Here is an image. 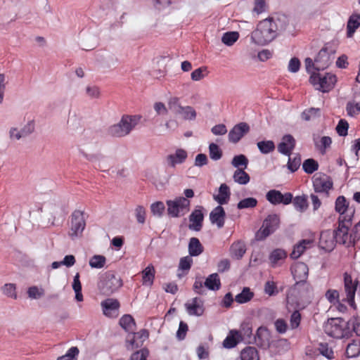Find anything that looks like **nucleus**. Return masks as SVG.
Returning a JSON list of instances; mask_svg holds the SVG:
<instances>
[{"mask_svg": "<svg viewBox=\"0 0 360 360\" xmlns=\"http://www.w3.org/2000/svg\"><path fill=\"white\" fill-rule=\"evenodd\" d=\"M207 70L206 67H200L198 69H195L194 71L191 72V77L193 81H200L203 79L206 75L205 72Z\"/></svg>", "mask_w": 360, "mask_h": 360, "instance_id": "680f3d73", "label": "nucleus"}, {"mask_svg": "<svg viewBox=\"0 0 360 360\" xmlns=\"http://www.w3.org/2000/svg\"><path fill=\"white\" fill-rule=\"evenodd\" d=\"M86 226L84 212L79 210H75L71 215V226L69 231V236L74 238L80 235Z\"/></svg>", "mask_w": 360, "mask_h": 360, "instance_id": "1a4fd4ad", "label": "nucleus"}, {"mask_svg": "<svg viewBox=\"0 0 360 360\" xmlns=\"http://www.w3.org/2000/svg\"><path fill=\"white\" fill-rule=\"evenodd\" d=\"M335 210L339 214V218L341 220L347 221H352L354 217L355 210L349 207V202L343 195H340L335 200Z\"/></svg>", "mask_w": 360, "mask_h": 360, "instance_id": "6e6552de", "label": "nucleus"}, {"mask_svg": "<svg viewBox=\"0 0 360 360\" xmlns=\"http://www.w3.org/2000/svg\"><path fill=\"white\" fill-rule=\"evenodd\" d=\"M79 352V349L77 347H72L67 351L65 354L59 356L57 360H77Z\"/></svg>", "mask_w": 360, "mask_h": 360, "instance_id": "de8ad7c7", "label": "nucleus"}, {"mask_svg": "<svg viewBox=\"0 0 360 360\" xmlns=\"http://www.w3.org/2000/svg\"><path fill=\"white\" fill-rule=\"evenodd\" d=\"M120 325L129 333H133L136 328L135 321L129 314H125L120 319Z\"/></svg>", "mask_w": 360, "mask_h": 360, "instance_id": "72a5a7b5", "label": "nucleus"}, {"mask_svg": "<svg viewBox=\"0 0 360 360\" xmlns=\"http://www.w3.org/2000/svg\"><path fill=\"white\" fill-rule=\"evenodd\" d=\"M203 246L198 238L193 237L190 239L188 243V252L190 256L196 257L203 252Z\"/></svg>", "mask_w": 360, "mask_h": 360, "instance_id": "2f4dec72", "label": "nucleus"}, {"mask_svg": "<svg viewBox=\"0 0 360 360\" xmlns=\"http://www.w3.org/2000/svg\"><path fill=\"white\" fill-rule=\"evenodd\" d=\"M303 170L309 174H311L318 170L319 163L312 158L307 159L302 164Z\"/></svg>", "mask_w": 360, "mask_h": 360, "instance_id": "ea45409f", "label": "nucleus"}, {"mask_svg": "<svg viewBox=\"0 0 360 360\" xmlns=\"http://www.w3.org/2000/svg\"><path fill=\"white\" fill-rule=\"evenodd\" d=\"M360 26V15L353 14L352 15L347 24V37H352L356 30Z\"/></svg>", "mask_w": 360, "mask_h": 360, "instance_id": "c85d7f7f", "label": "nucleus"}, {"mask_svg": "<svg viewBox=\"0 0 360 360\" xmlns=\"http://www.w3.org/2000/svg\"><path fill=\"white\" fill-rule=\"evenodd\" d=\"M239 38L237 32H228L223 34L221 41L226 46H232Z\"/></svg>", "mask_w": 360, "mask_h": 360, "instance_id": "79ce46f5", "label": "nucleus"}, {"mask_svg": "<svg viewBox=\"0 0 360 360\" xmlns=\"http://www.w3.org/2000/svg\"><path fill=\"white\" fill-rule=\"evenodd\" d=\"M287 257V252L283 249H275L269 255L271 266L275 268L280 266Z\"/></svg>", "mask_w": 360, "mask_h": 360, "instance_id": "b1692460", "label": "nucleus"}, {"mask_svg": "<svg viewBox=\"0 0 360 360\" xmlns=\"http://www.w3.org/2000/svg\"><path fill=\"white\" fill-rule=\"evenodd\" d=\"M329 57L327 54V51L325 49H321L316 58L314 60V62L310 58H307L305 59V66L307 71H309L310 68H314L316 70L325 69L328 65Z\"/></svg>", "mask_w": 360, "mask_h": 360, "instance_id": "f8f14e48", "label": "nucleus"}, {"mask_svg": "<svg viewBox=\"0 0 360 360\" xmlns=\"http://www.w3.org/2000/svg\"><path fill=\"white\" fill-rule=\"evenodd\" d=\"M134 214L138 223L143 224L146 221V212L142 205H138L134 210Z\"/></svg>", "mask_w": 360, "mask_h": 360, "instance_id": "603ef678", "label": "nucleus"}, {"mask_svg": "<svg viewBox=\"0 0 360 360\" xmlns=\"http://www.w3.org/2000/svg\"><path fill=\"white\" fill-rule=\"evenodd\" d=\"M300 321H301L300 313L297 310L294 311L290 316V328L292 329L297 328L300 326Z\"/></svg>", "mask_w": 360, "mask_h": 360, "instance_id": "e2e57ef3", "label": "nucleus"}, {"mask_svg": "<svg viewBox=\"0 0 360 360\" xmlns=\"http://www.w3.org/2000/svg\"><path fill=\"white\" fill-rule=\"evenodd\" d=\"M292 276L296 280V285L304 284L308 277L309 268L304 262H297L291 268Z\"/></svg>", "mask_w": 360, "mask_h": 360, "instance_id": "4468645a", "label": "nucleus"}, {"mask_svg": "<svg viewBox=\"0 0 360 360\" xmlns=\"http://www.w3.org/2000/svg\"><path fill=\"white\" fill-rule=\"evenodd\" d=\"M295 208L302 212L308 207L307 200L304 196H296L292 200Z\"/></svg>", "mask_w": 360, "mask_h": 360, "instance_id": "a18cd8bd", "label": "nucleus"}, {"mask_svg": "<svg viewBox=\"0 0 360 360\" xmlns=\"http://www.w3.org/2000/svg\"><path fill=\"white\" fill-rule=\"evenodd\" d=\"M203 219L202 207L195 208L189 216L188 229L195 231H200L202 227Z\"/></svg>", "mask_w": 360, "mask_h": 360, "instance_id": "dca6fc26", "label": "nucleus"}, {"mask_svg": "<svg viewBox=\"0 0 360 360\" xmlns=\"http://www.w3.org/2000/svg\"><path fill=\"white\" fill-rule=\"evenodd\" d=\"M349 124L346 120H340L336 127L337 133L341 136H345L347 134Z\"/></svg>", "mask_w": 360, "mask_h": 360, "instance_id": "69168bd1", "label": "nucleus"}, {"mask_svg": "<svg viewBox=\"0 0 360 360\" xmlns=\"http://www.w3.org/2000/svg\"><path fill=\"white\" fill-rule=\"evenodd\" d=\"M204 285L211 290H218L221 287V281L217 273L210 274L204 282Z\"/></svg>", "mask_w": 360, "mask_h": 360, "instance_id": "473e14b6", "label": "nucleus"}, {"mask_svg": "<svg viewBox=\"0 0 360 360\" xmlns=\"http://www.w3.org/2000/svg\"><path fill=\"white\" fill-rule=\"evenodd\" d=\"M346 111L349 116L356 117L360 114V101L354 100L347 102L346 105Z\"/></svg>", "mask_w": 360, "mask_h": 360, "instance_id": "4c0bfd02", "label": "nucleus"}, {"mask_svg": "<svg viewBox=\"0 0 360 360\" xmlns=\"http://www.w3.org/2000/svg\"><path fill=\"white\" fill-rule=\"evenodd\" d=\"M105 261L106 259L104 256L94 255L91 258L89 261V265L92 268L101 269L104 266Z\"/></svg>", "mask_w": 360, "mask_h": 360, "instance_id": "09e8293b", "label": "nucleus"}, {"mask_svg": "<svg viewBox=\"0 0 360 360\" xmlns=\"http://www.w3.org/2000/svg\"><path fill=\"white\" fill-rule=\"evenodd\" d=\"M280 218L276 214L268 215L263 221L262 225L255 234L257 240H263L274 233L279 227Z\"/></svg>", "mask_w": 360, "mask_h": 360, "instance_id": "423d86ee", "label": "nucleus"}, {"mask_svg": "<svg viewBox=\"0 0 360 360\" xmlns=\"http://www.w3.org/2000/svg\"><path fill=\"white\" fill-rule=\"evenodd\" d=\"M192 256H186L181 258L179 264V269L182 271H188L191 267L193 264Z\"/></svg>", "mask_w": 360, "mask_h": 360, "instance_id": "4d7b16f0", "label": "nucleus"}, {"mask_svg": "<svg viewBox=\"0 0 360 360\" xmlns=\"http://www.w3.org/2000/svg\"><path fill=\"white\" fill-rule=\"evenodd\" d=\"M352 225V221L341 220L338 219V227L333 231L335 236V240L338 243H345L348 239V231Z\"/></svg>", "mask_w": 360, "mask_h": 360, "instance_id": "f3484780", "label": "nucleus"}, {"mask_svg": "<svg viewBox=\"0 0 360 360\" xmlns=\"http://www.w3.org/2000/svg\"><path fill=\"white\" fill-rule=\"evenodd\" d=\"M168 105L170 110L176 114H179V111L184 108L179 103V99L177 97H172L168 102Z\"/></svg>", "mask_w": 360, "mask_h": 360, "instance_id": "052dcab7", "label": "nucleus"}, {"mask_svg": "<svg viewBox=\"0 0 360 360\" xmlns=\"http://www.w3.org/2000/svg\"><path fill=\"white\" fill-rule=\"evenodd\" d=\"M358 281H353L352 276L348 273L344 274V288L346 293V298L343 299L348 302L350 306L354 304V297L357 289Z\"/></svg>", "mask_w": 360, "mask_h": 360, "instance_id": "9b49d317", "label": "nucleus"}, {"mask_svg": "<svg viewBox=\"0 0 360 360\" xmlns=\"http://www.w3.org/2000/svg\"><path fill=\"white\" fill-rule=\"evenodd\" d=\"M347 322L341 318L328 319L324 326L325 333L334 338H349L351 330L347 327Z\"/></svg>", "mask_w": 360, "mask_h": 360, "instance_id": "20e7f679", "label": "nucleus"}, {"mask_svg": "<svg viewBox=\"0 0 360 360\" xmlns=\"http://www.w3.org/2000/svg\"><path fill=\"white\" fill-rule=\"evenodd\" d=\"M310 82L316 86V89L322 92H328L335 86L337 77L332 73H326L323 75L319 73H314L309 78Z\"/></svg>", "mask_w": 360, "mask_h": 360, "instance_id": "0eeeda50", "label": "nucleus"}, {"mask_svg": "<svg viewBox=\"0 0 360 360\" xmlns=\"http://www.w3.org/2000/svg\"><path fill=\"white\" fill-rule=\"evenodd\" d=\"M123 285L121 277L114 271H108L103 274L98 282V289L101 294L110 296Z\"/></svg>", "mask_w": 360, "mask_h": 360, "instance_id": "f03ea898", "label": "nucleus"}, {"mask_svg": "<svg viewBox=\"0 0 360 360\" xmlns=\"http://www.w3.org/2000/svg\"><path fill=\"white\" fill-rule=\"evenodd\" d=\"M248 164V160L244 155H236L233 158L232 160V165L235 167H239L240 166H243V169H245Z\"/></svg>", "mask_w": 360, "mask_h": 360, "instance_id": "bf43d9fd", "label": "nucleus"}, {"mask_svg": "<svg viewBox=\"0 0 360 360\" xmlns=\"http://www.w3.org/2000/svg\"><path fill=\"white\" fill-rule=\"evenodd\" d=\"M141 119L140 115H123L119 123L110 126L108 134L114 137H122L129 134Z\"/></svg>", "mask_w": 360, "mask_h": 360, "instance_id": "7ed1b4c3", "label": "nucleus"}, {"mask_svg": "<svg viewBox=\"0 0 360 360\" xmlns=\"http://www.w3.org/2000/svg\"><path fill=\"white\" fill-rule=\"evenodd\" d=\"M250 131V127L246 122H240L236 124L229 133V141L231 143H238Z\"/></svg>", "mask_w": 360, "mask_h": 360, "instance_id": "2eb2a0df", "label": "nucleus"}, {"mask_svg": "<svg viewBox=\"0 0 360 360\" xmlns=\"http://www.w3.org/2000/svg\"><path fill=\"white\" fill-rule=\"evenodd\" d=\"M257 205V200L255 198H247L241 200L237 204V208L238 210L248 209V208H253L255 207Z\"/></svg>", "mask_w": 360, "mask_h": 360, "instance_id": "c03bdc74", "label": "nucleus"}, {"mask_svg": "<svg viewBox=\"0 0 360 360\" xmlns=\"http://www.w3.org/2000/svg\"><path fill=\"white\" fill-rule=\"evenodd\" d=\"M231 196L229 187L226 184H222L219 186V193L214 195L213 198L220 205L227 204Z\"/></svg>", "mask_w": 360, "mask_h": 360, "instance_id": "bb28decb", "label": "nucleus"}, {"mask_svg": "<svg viewBox=\"0 0 360 360\" xmlns=\"http://www.w3.org/2000/svg\"><path fill=\"white\" fill-rule=\"evenodd\" d=\"M301 164V158L299 155H297L294 158H290L289 156L288 162V168L292 172H296Z\"/></svg>", "mask_w": 360, "mask_h": 360, "instance_id": "864d4df0", "label": "nucleus"}, {"mask_svg": "<svg viewBox=\"0 0 360 360\" xmlns=\"http://www.w3.org/2000/svg\"><path fill=\"white\" fill-rule=\"evenodd\" d=\"M226 213L224 208L219 205L210 214V219L212 224H216L218 228H222L225 222Z\"/></svg>", "mask_w": 360, "mask_h": 360, "instance_id": "4be33fe9", "label": "nucleus"}, {"mask_svg": "<svg viewBox=\"0 0 360 360\" xmlns=\"http://www.w3.org/2000/svg\"><path fill=\"white\" fill-rule=\"evenodd\" d=\"M179 114L181 115L185 120H192L196 117V112L191 106L184 107Z\"/></svg>", "mask_w": 360, "mask_h": 360, "instance_id": "3c124183", "label": "nucleus"}, {"mask_svg": "<svg viewBox=\"0 0 360 360\" xmlns=\"http://www.w3.org/2000/svg\"><path fill=\"white\" fill-rule=\"evenodd\" d=\"M103 314L108 317H111L112 312L117 311L120 307V302L116 299L108 298L101 303Z\"/></svg>", "mask_w": 360, "mask_h": 360, "instance_id": "5701e85b", "label": "nucleus"}, {"mask_svg": "<svg viewBox=\"0 0 360 360\" xmlns=\"http://www.w3.org/2000/svg\"><path fill=\"white\" fill-rule=\"evenodd\" d=\"M257 145L260 152L263 154H268L275 149V144L272 141H259Z\"/></svg>", "mask_w": 360, "mask_h": 360, "instance_id": "a19ab883", "label": "nucleus"}, {"mask_svg": "<svg viewBox=\"0 0 360 360\" xmlns=\"http://www.w3.org/2000/svg\"><path fill=\"white\" fill-rule=\"evenodd\" d=\"M167 214L173 218L184 216L190 210L191 201L184 197H176L166 201Z\"/></svg>", "mask_w": 360, "mask_h": 360, "instance_id": "39448f33", "label": "nucleus"}, {"mask_svg": "<svg viewBox=\"0 0 360 360\" xmlns=\"http://www.w3.org/2000/svg\"><path fill=\"white\" fill-rule=\"evenodd\" d=\"M209 154L212 160H218L222 157V150L217 144L212 143L209 146Z\"/></svg>", "mask_w": 360, "mask_h": 360, "instance_id": "49530a36", "label": "nucleus"}, {"mask_svg": "<svg viewBox=\"0 0 360 360\" xmlns=\"http://www.w3.org/2000/svg\"><path fill=\"white\" fill-rule=\"evenodd\" d=\"M270 17L271 18H273L272 20L276 26L277 32L285 30L287 28L289 24V19L286 15L283 13H276Z\"/></svg>", "mask_w": 360, "mask_h": 360, "instance_id": "c756f323", "label": "nucleus"}, {"mask_svg": "<svg viewBox=\"0 0 360 360\" xmlns=\"http://www.w3.org/2000/svg\"><path fill=\"white\" fill-rule=\"evenodd\" d=\"M241 360H259L257 350L253 347L245 348L240 355Z\"/></svg>", "mask_w": 360, "mask_h": 360, "instance_id": "c9c22d12", "label": "nucleus"}, {"mask_svg": "<svg viewBox=\"0 0 360 360\" xmlns=\"http://www.w3.org/2000/svg\"><path fill=\"white\" fill-rule=\"evenodd\" d=\"M188 157L187 152L182 148L176 150L173 154L168 155L166 157L167 165L171 167H175L176 165L184 163Z\"/></svg>", "mask_w": 360, "mask_h": 360, "instance_id": "412c9836", "label": "nucleus"}, {"mask_svg": "<svg viewBox=\"0 0 360 360\" xmlns=\"http://www.w3.org/2000/svg\"><path fill=\"white\" fill-rule=\"evenodd\" d=\"M188 314L191 316H202L204 313L203 302L198 297H194L191 302L185 304Z\"/></svg>", "mask_w": 360, "mask_h": 360, "instance_id": "aec40b11", "label": "nucleus"}, {"mask_svg": "<svg viewBox=\"0 0 360 360\" xmlns=\"http://www.w3.org/2000/svg\"><path fill=\"white\" fill-rule=\"evenodd\" d=\"M165 210V204L161 201H158L150 205V210L153 214L161 217Z\"/></svg>", "mask_w": 360, "mask_h": 360, "instance_id": "6e6d98bb", "label": "nucleus"}, {"mask_svg": "<svg viewBox=\"0 0 360 360\" xmlns=\"http://www.w3.org/2000/svg\"><path fill=\"white\" fill-rule=\"evenodd\" d=\"M295 139L290 134H286L283 136L281 143L278 145L279 153L290 156L295 147Z\"/></svg>", "mask_w": 360, "mask_h": 360, "instance_id": "6ab92c4d", "label": "nucleus"}, {"mask_svg": "<svg viewBox=\"0 0 360 360\" xmlns=\"http://www.w3.org/2000/svg\"><path fill=\"white\" fill-rule=\"evenodd\" d=\"M264 292L269 296L275 295L278 293L277 286L275 282L268 281L264 284Z\"/></svg>", "mask_w": 360, "mask_h": 360, "instance_id": "0e129e2a", "label": "nucleus"}, {"mask_svg": "<svg viewBox=\"0 0 360 360\" xmlns=\"http://www.w3.org/2000/svg\"><path fill=\"white\" fill-rule=\"evenodd\" d=\"M326 297L330 303L339 302V292L336 290L330 289L327 290Z\"/></svg>", "mask_w": 360, "mask_h": 360, "instance_id": "338daca9", "label": "nucleus"}, {"mask_svg": "<svg viewBox=\"0 0 360 360\" xmlns=\"http://www.w3.org/2000/svg\"><path fill=\"white\" fill-rule=\"evenodd\" d=\"M318 349L321 354L329 359L334 357V352L327 343H320Z\"/></svg>", "mask_w": 360, "mask_h": 360, "instance_id": "5fc2aeb1", "label": "nucleus"}, {"mask_svg": "<svg viewBox=\"0 0 360 360\" xmlns=\"http://www.w3.org/2000/svg\"><path fill=\"white\" fill-rule=\"evenodd\" d=\"M233 178L239 184H247L250 181V176L244 171V169H237Z\"/></svg>", "mask_w": 360, "mask_h": 360, "instance_id": "e433bc0d", "label": "nucleus"}, {"mask_svg": "<svg viewBox=\"0 0 360 360\" xmlns=\"http://www.w3.org/2000/svg\"><path fill=\"white\" fill-rule=\"evenodd\" d=\"M321 110L318 108H310L304 110L302 114L301 117L305 121H309L312 118L320 116Z\"/></svg>", "mask_w": 360, "mask_h": 360, "instance_id": "37998d69", "label": "nucleus"}, {"mask_svg": "<svg viewBox=\"0 0 360 360\" xmlns=\"http://www.w3.org/2000/svg\"><path fill=\"white\" fill-rule=\"evenodd\" d=\"M336 242L335 236L333 231L326 230L321 233L319 246L326 251H331L334 248Z\"/></svg>", "mask_w": 360, "mask_h": 360, "instance_id": "a211bd4d", "label": "nucleus"}, {"mask_svg": "<svg viewBox=\"0 0 360 360\" xmlns=\"http://www.w3.org/2000/svg\"><path fill=\"white\" fill-rule=\"evenodd\" d=\"M312 243V240H302L294 246L292 252L290 253V257L292 259L299 258L307 248L311 247Z\"/></svg>", "mask_w": 360, "mask_h": 360, "instance_id": "a878e982", "label": "nucleus"}, {"mask_svg": "<svg viewBox=\"0 0 360 360\" xmlns=\"http://www.w3.org/2000/svg\"><path fill=\"white\" fill-rule=\"evenodd\" d=\"M16 288L15 285L13 283H6L4 285L2 288V291L4 294H5L6 296L10 297L13 299L17 298V294H16Z\"/></svg>", "mask_w": 360, "mask_h": 360, "instance_id": "13d9d810", "label": "nucleus"}, {"mask_svg": "<svg viewBox=\"0 0 360 360\" xmlns=\"http://www.w3.org/2000/svg\"><path fill=\"white\" fill-rule=\"evenodd\" d=\"M254 297V292L248 287H245L242 292L235 297V301L238 304H244L250 301Z\"/></svg>", "mask_w": 360, "mask_h": 360, "instance_id": "f704fd0d", "label": "nucleus"}, {"mask_svg": "<svg viewBox=\"0 0 360 360\" xmlns=\"http://www.w3.org/2000/svg\"><path fill=\"white\" fill-rule=\"evenodd\" d=\"M240 338V335L239 334L238 330H231L223 342L224 347L228 349L236 347L239 342Z\"/></svg>", "mask_w": 360, "mask_h": 360, "instance_id": "7c9ffc66", "label": "nucleus"}, {"mask_svg": "<svg viewBox=\"0 0 360 360\" xmlns=\"http://www.w3.org/2000/svg\"><path fill=\"white\" fill-rule=\"evenodd\" d=\"M229 251L232 258L240 259L246 252L245 244L242 240L236 241L231 245Z\"/></svg>", "mask_w": 360, "mask_h": 360, "instance_id": "393cba45", "label": "nucleus"}, {"mask_svg": "<svg viewBox=\"0 0 360 360\" xmlns=\"http://www.w3.org/2000/svg\"><path fill=\"white\" fill-rule=\"evenodd\" d=\"M272 19L269 16L257 24V28L251 34L255 44L266 45L277 37V28Z\"/></svg>", "mask_w": 360, "mask_h": 360, "instance_id": "f257e3e1", "label": "nucleus"}, {"mask_svg": "<svg viewBox=\"0 0 360 360\" xmlns=\"http://www.w3.org/2000/svg\"><path fill=\"white\" fill-rule=\"evenodd\" d=\"M347 327L352 330V332H354L357 336H360V318L359 317H352L347 321Z\"/></svg>", "mask_w": 360, "mask_h": 360, "instance_id": "8fccbe9b", "label": "nucleus"}, {"mask_svg": "<svg viewBox=\"0 0 360 360\" xmlns=\"http://www.w3.org/2000/svg\"><path fill=\"white\" fill-rule=\"evenodd\" d=\"M142 284L143 285L151 286L153 284L155 269L152 264H148L142 271Z\"/></svg>", "mask_w": 360, "mask_h": 360, "instance_id": "cd10ccee", "label": "nucleus"}, {"mask_svg": "<svg viewBox=\"0 0 360 360\" xmlns=\"http://www.w3.org/2000/svg\"><path fill=\"white\" fill-rule=\"evenodd\" d=\"M360 354V342L358 341H353L352 343L348 344L346 348V355L348 358H354Z\"/></svg>", "mask_w": 360, "mask_h": 360, "instance_id": "58836bf2", "label": "nucleus"}, {"mask_svg": "<svg viewBox=\"0 0 360 360\" xmlns=\"http://www.w3.org/2000/svg\"><path fill=\"white\" fill-rule=\"evenodd\" d=\"M266 4L265 0H255L253 11L260 14L266 11Z\"/></svg>", "mask_w": 360, "mask_h": 360, "instance_id": "774afa93", "label": "nucleus"}, {"mask_svg": "<svg viewBox=\"0 0 360 360\" xmlns=\"http://www.w3.org/2000/svg\"><path fill=\"white\" fill-rule=\"evenodd\" d=\"M266 200L273 205L283 203L288 205L292 200V195L290 193L282 194L281 191L277 190H271L266 195Z\"/></svg>", "mask_w": 360, "mask_h": 360, "instance_id": "ddd939ff", "label": "nucleus"}, {"mask_svg": "<svg viewBox=\"0 0 360 360\" xmlns=\"http://www.w3.org/2000/svg\"><path fill=\"white\" fill-rule=\"evenodd\" d=\"M333 183L330 176L324 174H317L313 177V186L315 192L325 193L328 195L333 188Z\"/></svg>", "mask_w": 360, "mask_h": 360, "instance_id": "9d476101", "label": "nucleus"}]
</instances>
